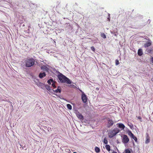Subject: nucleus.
<instances>
[{
	"label": "nucleus",
	"mask_w": 153,
	"mask_h": 153,
	"mask_svg": "<svg viewBox=\"0 0 153 153\" xmlns=\"http://www.w3.org/2000/svg\"><path fill=\"white\" fill-rule=\"evenodd\" d=\"M67 106L68 108L69 109L71 110L72 109V106L70 104H67Z\"/></svg>",
	"instance_id": "obj_20"
},
{
	"label": "nucleus",
	"mask_w": 153,
	"mask_h": 153,
	"mask_svg": "<svg viewBox=\"0 0 153 153\" xmlns=\"http://www.w3.org/2000/svg\"><path fill=\"white\" fill-rule=\"evenodd\" d=\"M138 55L139 56H141L143 54L142 50L141 49H138L137 52Z\"/></svg>",
	"instance_id": "obj_10"
},
{
	"label": "nucleus",
	"mask_w": 153,
	"mask_h": 153,
	"mask_svg": "<svg viewBox=\"0 0 153 153\" xmlns=\"http://www.w3.org/2000/svg\"><path fill=\"white\" fill-rule=\"evenodd\" d=\"M125 153H131V152L129 149H127L125 150Z\"/></svg>",
	"instance_id": "obj_23"
},
{
	"label": "nucleus",
	"mask_w": 153,
	"mask_h": 153,
	"mask_svg": "<svg viewBox=\"0 0 153 153\" xmlns=\"http://www.w3.org/2000/svg\"><path fill=\"white\" fill-rule=\"evenodd\" d=\"M59 87H58V88L56 90H53V91L55 93H58L59 92V93H60L61 92V90L60 89H59Z\"/></svg>",
	"instance_id": "obj_13"
},
{
	"label": "nucleus",
	"mask_w": 153,
	"mask_h": 153,
	"mask_svg": "<svg viewBox=\"0 0 153 153\" xmlns=\"http://www.w3.org/2000/svg\"><path fill=\"white\" fill-rule=\"evenodd\" d=\"M52 86L54 88H56V85H55V83H56V82L54 81V82H52Z\"/></svg>",
	"instance_id": "obj_21"
},
{
	"label": "nucleus",
	"mask_w": 153,
	"mask_h": 153,
	"mask_svg": "<svg viewBox=\"0 0 153 153\" xmlns=\"http://www.w3.org/2000/svg\"><path fill=\"white\" fill-rule=\"evenodd\" d=\"M82 99L83 103H85L87 102V98L86 95L83 92L82 94Z\"/></svg>",
	"instance_id": "obj_5"
},
{
	"label": "nucleus",
	"mask_w": 153,
	"mask_h": 153,
	"mask_svg": "<svg viewBox=\"0 0 153 153\" xmlns=\"http://www.w3.org/2000/svg\"><path fill=\"white\" fill-rule=\"evenodd\" d=\"M115 64L116 65H117L119 64V62L117 59L115 60Z\"/></svg>",
	"instance_id": "obj_24"
},
{
	"label": "nucleus",
	"mask_w": 153,
	"mask_h": 153,
	"mask_svg": "<svg viewBox=\"0 0 153 153\" xmlns=\"http://www.w3.org/2000/svg\"><path fill=\"white\" fill-rule=\"evenodd\" d=\"M106 149L108 151H109L110 150V146L108 145H106L105 146Z\"/></svg>",
	"instance_id": "obj_17"
},
{
	"label": "nucleus",
	"mask_w": 153,
	"mask_h": 153,
	"mask_svg": "<svg viewBox=\"0 0 153 153\" xmlns=\"http://www.w3.org/2000/svg\"><path fill=\"white\" fill-rule=\"evenodd\" d=\"M120 130L118 128H116L111 131L108 133V137L110 138H112L115 136L117 134L119 133Z\"/></svg>",
	"instance_id": "obj_3"
},
{
	"label": "nucleus",
	"mask_w": 153,
	"mask_h": 153,
	"mask_svg": "<svg viewBox=\"0 0 153 153\" xmlns=\"http://www.w3.org/2000/svg\"><path fill=\"white\" fill-rule=\"evenodd\" d=\"M114 124V122L111 120L108 119L107 126L108 128L112 126Z\"/></svg>",
	"instance_id": "obj_6"
},
{
	"label": "nucleus",
	"mask_w": 153,
	"mask_h": 153,
	"mask_svg": "<svg viewBox=\"0 0 153 153\" xmlns=\"http://www.w3.org/2000/svg\"><path fill=\"white\" fill-rule=\"evenodd\" d=\"M152 43L151 42H148L144 44V47L145 48L149 47L151 45Z\"/></svg>",
	"instance_id": "obj_12"
},
{
	"label": "nucleus",
	"mask_w": 153,
	"mask_h": 153,
	"mask_svg": "<svg viewBox=\"0 0 153 153\" xmlns=\"http://www.w3.org/2000/svg\"><path fill=\"white\" fill-rule=\"evenodd\" d=\"M95 151L97 153H99L100 152V149L99 148L96 146L95 148Z\"/></svg>",
	"instance_id": "obj_15"
},
{
	"label": "nucleus",
	"mask_w": 153,
	"mask_h": 153,
	"mask_svg": "<svg viewBox=\"0 0 153 153\" xmlns=\"http://www.w3.org/2000/svg\"><path fill=\"white\" fill-rule=\"evenodd\" d=\"M54 82V81L52 79H50L47 82L49 84H51V82Z\"/></svg>",
	"instance_id": "obj_18"
},
{
	"label": "nucleus",
	"mask_w": 153,
	"mask_h": 153,
	"mask_svg": "<svg viewBox=\"0 0 153 153\" xmlns=\"http://www.w3.org/2000/svg\"><path fill=\"white\" fill-rule=\"evenodd\" d=\"M117 125L119 128L122 129V130H123L125 127V125L122 123H117Z\"/></svg>",
	"instance_id": "obj_8"
},
{
	"label": "nucleus",
	"mask_w": 153,
	"mask_h": 153,
	"mask_svg": "<svg viewBox=\"0 0 153 153\" xmlns=\"http://www.w3.org/2000/svg\"><path fill=\"white\" fill-rule=\"evenodd\" d=\"M46 74L45 72H43L42 73H40L39 75V77L41 78L42 79L43 77L45 76H46Z\"/></svg>",
	"instance_id": "obj_9"
},
{
	"label": "nucleus",
	"mask_w": 153,
	"mask_h": 153,
	"mask_svg": "<svg viewBox=\"0 0 153 153\" xmlns=\"http://www.w3.org/2000/svg\"><path fill=\"white\" fill-rule=\"evenodd\" d=\"M128 126H130V127H131V126L130 125H128Z\"/></svg>",
	"instance_id": "obj_31"
},
{
	"label": "nucleus",
	"mask_w": 153,
	"mask_h": 153,
	"mask_svg": "<svg viewBox=\"0 0 153 153\" xmlns=\"http://www.w3.org/2000/svg\"><path fill=\"white\" fill-rule=\"evenodd\" d=\"M35 59L33 58L27 59L23 63L27 68L30 67L33 65L35 64Z\"/></svg>",
	"instance_id": "obj_1"
},
{
	"label": "nucleus",
	"mask_w": 153,
	"mask_h": 153,
	"mask_svg": "<svg viewBox=\"0 0 153 153\" xmlns=\"http://www.w3.org/2000/svg\"><path fill=\"white\" fill-rule=\"evenodd\" d=\"M57 77L61 82H66L67 84H70L71 83V82L70 79L66 77L65 76L61 74L58 75Z\"/></svg>",
	"instance_id": "obj_2"
},
{
	"label": "nucleus",
	"mask_w": 153,
	"mask_h": 153,
	"mask_svg": "<svg viewBox=\"0 0 153 153\" xmlns=\"http://www.w3.org/2000/svg\"><path fill=\"white\" fill-rule=\"evenodd\" d=\"M112 153H117V152H115L114 151L112 152Z\"/></svg>",
	"instance_id": "obj_29"
},
{
	"label": "nucleus",
	"mask_w": 153,
	"mask_h": 153,
	"mask_svg": "<svg viewBox=\"0 0 153 153\" xmlns=\"http://www.w3.org/2000/svg\"><path fill=\"white\" fill-rule=\"evenodd\" d=\"M41 69L42 70H43L47 71L48 70V68L45 65H43L41 67Z\"/></svg>",
	"instance_id": "obj_14"
},
{
	"label": "nucleus",
	"mask_w": 153,
	"mask_h": 153,
	"mask_svg": "<svg viewBox=\"0 0 153 153\" xmlns=\"http://www.w3.org/2000/svg\"><path fill=\"white\" fill-rule=\"evenodd\" d=\"M103 143L105 144H107L108 143V140L106 137H105L103 140Z\"/></svg>",
	"instance_id": "obj_19"
},
{
	"label": "nucleus",
	"mask_w": 153,
	"mask_h": 153,
	"mask_svg": "<svg viewBox=\"0 0 153 153\" xmlns=\"http://www.w3.org/2000/svg\"><path fill=\"white\" fill-rule=\"evenodd\" d=\"M91 50L93 51H95V49L94 48V47H91Z\"/></svg>",
	"instance_id": "obj_26"
},
{
	"label": "nucleus",
	"mask_w": 153,
	"mask_h": 153,
	"mask_svg": "<svg viewBox=\"0 0 153 153\" xmlns=\"http://www.w3.org/2000/svg\"><path fill=\"white\" fill-rule=\"evenodd\" d=\"M146 143H147L150 142V137L149 136V135L148 133L146 134Z\"/></svg>",
	"instance_id": "obj_11"
},
{
	"label": "nucleus",
	"mask_w": 153,
	"mask_h": 153,
	"mask_svg": "<svg viewBox=\"0 0 153 153\" xmlns=\"http://www.w3.org/2000/svg\"><path fill=\"white\" fill-rule=\"evenodd\" d=\"M129 140L127 135L124 134L123 136V142L125 143H127L129 141Z\"/></svg>",
	"instance_id": "obj_4"
},
{
	"label": "nucleus",
	"mask_w": 153,
	"mask_h": 153,
	"mask_svg": "<svg viewBox=\"0 0 153 153\" xmlns=\"http://www.w3.org/2000/svg\"><path fill=\"white\" fill-rule=\"evenodd\" d=\"M73 153H77L76 152H73Z\"/></svg>",
	"instance_id": "obj_30"
},
{
	"label": "nucleus",
	"mask_w": 153,
	"mask_h": 153,
	"mask_svg": "<svg viewBox=\"0 0 153 153\" xmlns=\"http://www.w3.org/2000/svg\"><path fill=\"white\" fill-rule=\"evenodd\" d=\"M110 14H108V21H110Z\"/></svg>",
	"instance_id": "obj_28"
},
{
	"label": "nucleus",
	"mask_w": 153,
	"mask_h": 153,
	"mask_svg": "<svg viewBox=\"0 0 153 153\" xmlns=\"http://www.w3.org/2000/svg\"><path fill=\"white\" fill-rule=\"evenodd\" d=\"M76 116L77 117L81 120H83V116L78 111H77L76 112Z\"/></svg>",
	"instance_id": "obj_7"
},
{
	"label": "nucleus",
	"mask_w": 153,
	"mask_h": 153,
	"mask_svg": "<svg viewBox=\"0 0 153 153\" xmlns=\"http://www.w3.org/2000/svg\"><path fill=\"white\" fill-rule=\"evenodd\" d=\"M101 36L102 38H106V36L104 33H103L102 34Z\"/></svg>",
	"instance_id": "obj_25"
},
{
	"label": "nucleus",
	"mask_w": 153,
	"mask_h": 153,
	"mask_svg": "<svg viewBox=\"0 0 153 153\" xmlns=\"http://www.w3.org/2000/svg\"><path fill=\"white\" fill-rule=\"evenodd\" d=\"M46 88L48 91H50V87L48 86H47L46 87Z\"/></svg>",
	"instance_id": "obj_27"
},
{
	"label": "nucleus",
	"mask_w": 153,
	"mask_h": 153,
	"mask_svg": "<svg viewBox=\"0 0 153 153\" xmlns=\"http://www.w3.org/2000/svg\"><path fill=\"white\" fill-rule=\"evenodd\" d=\"M131 138L133 139L136 142H137V138L136 137H135L134 135H133V136Z\"/></svg>",
	"instance_id": "obj_22"
},
{
	"label": "nucleus",
	"mask_w": 153,
	"mask_h": 153,
	"mask_svg": "<svg viewBox=\"0 0 153 153\" xmlns=\"http://www.w3.org/2000/svg\"><path fill=\"white\" fill-rule=\"evenodd\" d=\"M128 135L131 137H132L133 136L134 134L132 133L131 131H128Z\"/></svg>",
	"instance_id": "obj_16"
}]
</instances>
